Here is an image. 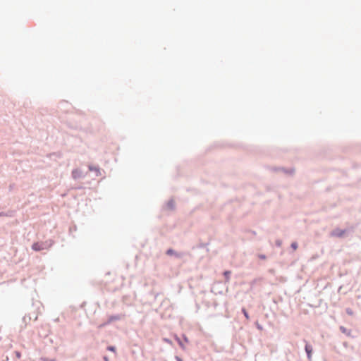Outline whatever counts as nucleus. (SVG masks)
Wrapping results in <instances>:
<instances>
[{"label":"nucleus","mask_w":361,"mask_h":361,"mask_svg":"<svg viewBox=\"0 0 361 361\" xmlns=\"http://www.w3.org/2000/svg\"><path fill=\"white\" fill-rule=\"evenodd\" d=\"M305 351L307 354V357L309 359H311V357H312V348L310 345H308L307 344L305 345Z\"/></svg>","instance_id":"f257e3e1"},{"label":"nucleus","mask_w":361,"mask_h":361,"mask_svg":"<svg viewBox=\"0 0 361 361\" xmlns=\"http://www.w3.org/2000/svg\"><path fill=\"white\" fill-rule=\"evenodd\" d=\"M32 249L36 250V251H39V250H42V247H41L40 245L37 243H34L32 245Z\"/></svg>","instance_id":"f03ea898"},{"label":"nucleus","mask_w":361,"mask_h":361,"mask_svg":"<svg viewBox=\"0 0 361 361\" xmlns=\"http://www.w3.org/2000/svg\"><path fill=\"white\" fill-rule=\"evenodd\" d=\"M168 207H169V208H170L171 209H173L175 207L174 201H173V200L169 201L168 203Z\"/></svg>","instance_id":"7ed1b4c3"},{"label":"nucleus","mask_w":361,"mask_h":361,"mask_svg":"<svg viewBox=\"0 0 361 361\" xmlns=\"http://www.w3.org/2000/svg\"><path fill=\"white\" fill-rule=\"evenodd\" d=\"M166 254H167L168 255H177V256H178V255H177V254L174 252V250H173L172 249H169V250H167V252H166Z\"/></svg>","instance_id":"20e7f679"},{"label":"nucleus","mask_w":361,"mask_h":361,"mask_svg":"<svg viewBox=\"0 0 361 361\" xmlns=\"http://www.w3.org/2000/svg\"><path fill=\"white\" fill-rule=\"evenodd\" d=\"M291 247L294 250H296L298 248V244L297 243L294 242L291 244Z\"/></svg>","instance_id":"39448f33"},{"label":"nucleus","mask_w":361,"mask_h":361,"mask_svg":"<svg viewBox=\"0 0 361 361\" xmlns=\"http://www.w3.org/2000/svg\"><path fill=\"white\" fill-rule=\"evenodd\" d=\"M242 311H243L245 317H246V319H249V315H248L247 311L245 310V309H243Z\"/></svg>","instance_id":"423d86ee"},{"label":"nucleus","mask_w":361,"mask_h":361,"mask_svg":"<svg viewBox=\"0 0 361 361\" xmlns=\"http://www.w3.org/2000/svg\"><path fill=\"white\" fill-rule=\"evenodd\" d=\"M107 349H108L109 350H110V351H113V352H115V350H116V348H115V347H114V346H109V347H108V348H107Z\"/></svg>","instance_id":"0eeeda50"},{"label":"nucleus","mask_w":361,"mask_h":361,"mask_svg":"<svg viewBox=\"0 0 361 361\" xmlns=\"http://www.w3.org/2000/svg\"><path fill=\"white\" fill-rule=\"evenodd\" d=\"M231 274V272H230V271H225V272H224V275H225L226 277H228V276H229V274Z\"/></svg>","instance_id":"6e6552de"},{"label":"nucleus","mask_w":361,"mask_h":361,"mask_svg":"<svg viewBox=\"0 0 361 361\" xmlns=\"http://www.w3.org/2000/svg\"><path fill=\"white\" fill-rule=\"evenodd\" d=\"M177 360L178 361H182V360L180 358H178V357H177Z\"/></svg>","instance_id":"1a4fd4ad"},{"label":"nucleus","mask_w":361,"mask_h":361,"mask_svg":"<svg viewBox=\"0 0 361 361\" xmlns=\"http://www.w3.org/2000/svg\"><path fill=\"white\" fill-rule=\"evenodd\" d=\"M262 259H265V256H260Z\"/></svg>","instance_id":"9d476101"},{"label":"nucleus","mask_w":361,"mask_h":361,"mask_svg":"<svg viewBox=\"0 0 361 361\" xmlns=\"http://www.w3.org/2000/svg\"><path fill=\"white\" fill-rule=\"evenodd\" d=\"M105 361H109L106 357L104 358Z\"/></svg>","instance_id":"9b49d317"}]
</instances>
